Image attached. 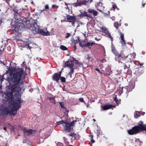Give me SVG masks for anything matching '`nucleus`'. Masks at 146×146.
I'll return each instance as SVG.
<instances>
[{
  "mask_svg": "<svg viewBox=\"0 0 146 146\" xmlns=\"http://www.w3.org/2000/svg\"><path fill=\"white\" fill-rule=\"evenodd\" d=\"M21 10H13L12 13L14 15L15 19L13 24V30L17 32L19 31L24 28L30 29L34 34L40 33L44 36L50 35V33L46 31L40 29L37 23V21L33 19H31L29 21H23L22 20L18 18L21 15Z\"/></svg>",
  "mask_w": 146,
  "mask_h": 146,
  "instance_id": "nucleus-1",
  "label": "nucleus"
},
{
  "mask_svg": "<svg viewBox=\"0 0 146 146\" xmlns=\"http://www.w3.org/2000/svg\"><path fill=\"white\" fill-rule=\"evenodd\" d=\"M141 115V111H135L134 112V117L137 118L140 116Z\"/></svg>",
  "mask_w": 146,
  "mask_h": 146,
  "instance_id": "nucleus-22",
  "label": "nucleus"
},
{
  "mask_svg": "<svg viewBox=\"0 0 146 146\" xmlns=\"http://www.w3.org/2000/svg\"><path fill=\"white\" fill-rule=\"evenodd\" d=\"M106 61V60L105 59H103L100 60V62H104Z\"/></svg>",
  "mask_w": 146,
  "mask_h": 146,
  "instance_id": "nucleus-43",
  "label": "nucleus"
},
{
  "mask_svg": "<svg viewBox=\"0 0 146 146\" xmlns=\"http://www.w3.org/2000/svg\"><path fill=\"white\" fill-rule=\"evenodd\" d=\"M128 68H129V67L127 66L126 65H124V68L125 69H128Z\"/></svg>",
  "mask_w": 146,
  "mask_h": 146,
  "instance_id": "nucleus-53",
  "label": "nucleus"
},
{
  "mask_svg": "<svg viewBox=\"0 0 146 146\" xmlns=\"http://www.w3.org/2000/svg\"><path fill=\"white\" fill-rule=\"evenodd\" d=\"M60 48L61 50H66L68 49V48L62 45H61Z\"/></svg>",
  "mask_w": 146,
  "mask_h": 146,
  "instance_id": "nucleus-30",
  "label": "nucleus"
},
{
  "mask_svg": "<svg viewBox=\"0 0 146 146\" xmlns=\"http://www.w3.org/2000/svg\"><path fill=\"white\" fill-rule=\"evenodd\" d=\"M143 64H144V63H140V64H139L141 66H142L143 65Z\"/></svg>",
  "mask_w": 146,
  "mask_h": 146,
  "instance_id": "nucleus-59",
  "label": "nucleus"
},
{
  "mask_svg": "<svg viewBox=\"0 0 146 146\" xmlns=\"http://www.w3.org/2000/svg\"><path fill=\"white\" fill-rule=\"evenodd\" d=\"M119 24L118 22H115L114 23V27L117 29L118 28Z\"/></svg>",
  "mask_w": 146,
  "mask_h": 146,
  "instance_id": "nucleus-32",
  "label": "nucleus"
},
{
  "mask_svg": "<svg viewBox=\"0 0 146 146\" xmlns=\"http://www.w3.org/2000/svg\"><path fill=\"white\" fill-rule=\"evenodd\" d=\"M100 12H102L105 15H108L110 13L109 11H106L107 10H99Z\"/></svg>",
  "mask_w": 146,
  "mask_h": 146,
  "instance_id": "nucleus-23",
  "label": "nucleus"
},
{
  "mask_svg": "<svg viewBox=\"0 0 146 146\" xmlns=\"http://www.w3.org/2000/svg\"><path fill=\"white\" fill-rule=\"evenodd\" d=\"M66 146H73V145H66Z\"/></svg>",
  "mask_w": 146,
  "mask_h": 146,
  "instance_id": "nucleus-63",
  "label": "nucleus"
},
{
  "mask_svg": "<svg viewBox=\"0 0 146 146\" xmlns=\"http://www.w3.org/2000/svg\"><path fill=\"white\" fill-rule=\"evenodd\" d=\"M78 65L79 66H82V64L81 62H79Z\"/></svg>",
  "mask_w": 146,
  "mask_h": 146,
  "instance_id": "nucleus-52",
  "label": "nucleus"
},
{
  "mask_svg": "<svg viewBox=\"0 0 146 146\" xmlns=\"http://www.w3.org/2000/svg\"><path fill=\"white\" fill-rule=\"evenodd\" d=\"M49 99L50 100V101H51L52 103H53L54 104H55V100L54 98H49Z\"/></svg>",
  "mask_w": 146,
  "mask_h": 146,
  "instance_id": "nucleus-33",
  "label": "nucleus"
},
{
  "mask_svg": "<svg viewBox=\"0 0 146 146\" xmlns=\"http://www.w3.org/2000/svg\"><path fill=\"white\" fill-rule=\"evenodd\" d=\"M68 135L72 137H74V138L75 139L77 137L78 135L77 134L74 133H73L68 134Z\"/></svg>",
  "mask_w": 146,
  "mask_h": 146,
  "instance_id": "nucleus-25",
  "label": "nucleus"
},
{
  "mask_svg": "<svg viewBox=\"0 0 146 146\" xmlns=\"http://www.w3.org/2000/svg\"><path fill=\"white\" fill-rule=\"evenodd\" d=\"M76 122V120H74L71 123H69L66 121L65 123L62 125L64 129L66 132H70L71 127L74 125Z\"/></svg>",
  "mask_w": 146,
  "mask_h": 146,
  "instance_id": "nucleus-6",
  "label": "nucleus"
},
{
  "mask_svg": "<svg viewBox=\"0 0 146 146\" xmlns=\"http://www.w3.org/2000/svg\"><path fill=\"white\" fill-rule=\"evenodd\" d=\"M6 127H4L3 128V129L4 130H6Z\"/></svg>",
  "mask_w": 146,
  "mask_h": 146,
  "instance_id": "nucleus-64",
  "label": "nucleus"
},
{
  "mask_svg": "<svg viewBox=\"0 0 146 146\" xmlns=\"http://www.w3.org/2000/svg\"><path fill=\"white\" fill-rule=\"evenodd\" d=\"M57 146H63V145L62 143H59L57 144Z\"/></svg>",
  "mask_w": 146,
  "mask_h": 146,
  "instance_id": "nucleus-44",
  "label": "nucleus"
},
{
  "mask_svg": "<svg viewBox=\"0 0 146 146\" xmlns=\"http://www.w3.org/2000/svg\"><path fill=\"white\" fill-rule=\"evenodd\" d=\"M66 110V111L64 113L66 114H68L69 112V111L68 110H67V109L66 108V110Z\"/></svg>",
  "mask_w": 146,
  "mask_h": 146,
  "instance_id": "nucleus-49",
  "label": "nucleus"
},
{
  "mask_svg": "<svg viewBox=\"0 0 146 146\" xmlns=\"http://www.w3.org/2000/svg\"><path fill=\"white\" fill-rule=\"evenodd\" d=\"M142 7H145V4H146V3H144L143 1L142 2Z\"/></svg>",
  "mask_w": 146,
  "mask_h": 146,
  "instance_id": "nucleus-51",
  "label": "nucleus"
},
{
  "mask_svg": "<svg viewBox=\"0 0 146 146\" xmlns=\"http://www.w3.org/2000/svg\"><path fill=\"white\" fill-rule=\"evenodd\" d=\"M94 44H95V43L94 42H89L85 45V46H86V47H88L90 46H92Z\"/></svg>",
  "mask_w": 146,
  "mask_h": 146,
  "instance_id": "nucleus-27",
  "label": "nucleus"
},
{
  "mask_svg": "<svg viewBox=\"0 0 146 146\" xmlns=\"http://www.w3.org/2000/svg\"><path fill=\"white\" fill-rule=\"evenodd\" d=\"M1 113L5 115L15 114H13L11 108L10 107H4L2 104H0V113Z\"/></svg>",
  "mask_w": 146,
  "mask_h": 146,
  "instance_id": "nucleus-4",
  "label": "nucleus"
},
{
  "mask_svg": "<svg viewBox=\"0 0 146 146\" xmlns=\"http://www.w3.org/2000/svg\"><path fill=\"white\" fill-rule=\"evenodd\" d=\"M135 86V82L133 80H131L129 83V85L127 87V92L131 91Z\"/></svg>",
  "mask_w": 146,
  "mask_h": 146,
  "instance_id": "nucleus-12",
  "label": "nucleus"
},
{
  "mask_svg": "<svg viewBox=\"0 0 146 146\" xmlns=\"http://www.w3.org/2000/svg\"><path fill=\"white\" fill-rule=\"evenodd\" d=\"M60 77V74H58L57 73H55L53 76V79L56 81L57 82H58L59 79Z\"/></svg>",
  "mask_w": 146,
  "mask_h": 146,
  "instance_id": "nucleus-16",
  "label": "nucleus"
},
{
  "mask_svg": "<svg viewBox=\"0 0 146 146\" xmlns=\"http://www.w3.org/2000/svg\"><path fill=\"white\" fill-rule=\"evenodd\" d=\"M145 113L144 112H142L141 111V114L142 115H144Z\"/></svg>",
  "mask_w": 146,
  "mask_h": 146,
  "instance_id": "nucleus-58",
  "label": "nucleus"
},
{
  "mask_svg": "<svg viewBox=\"0 0 146 146\" xmlns=\"http://www.w3.org/2000/svg\"><path fill=\"white\" fill-rule=\"evenodd\" d=\"M79 44H80V46L82 47H83L85 46V45H82V43H80Z\"/></svg>",
  "mask_w": 146,
  "mask_h": 146,
  "instance_id": "nucleus-56",
  "label": "nucleus"
},
{
  "mask_svg": "<svg viewBox=\"0 0 146 146\" xmlns=\"http://www.w3.org/2000/svg\"><path fill=\"white\" fill-rule=\"evenodd\" d=\"M119 33L120 35L121 38L120 42L121 43L122 46H125V45L126 43L125 40L124 39V35L123 33L120 32H119Z\"/></svg>",
  "mask_w": 146,
  "mask_h": 146,
  "instance_id": "nucleus-14",
  "label": "nucleus"
},
{
  "mask_svg": "<svg viewBox=\"0 0 146 146\" xmlns=\"http://www.w3.org/2000/svg\"><path fill=\"white\" fill-rule=\"evenodd\" d=\"M101 29L102 31L105 33L106 36L110 38L111 40L112 41H113V38L111 37L110 33L109 32L108 29L106 27H101Z\"/></svg>",
  "mask_w": 146,
  "mask_h": 146,
  "instance_id": "nucleus-11",
  "label": "nucleus"
},
{
  "mask_svg": "<svg viewBox=\"0 0 146 146\" xmlns=\"http://www.w3.org/2000/svg\"><path fill=\"white\" fill-rule=\"evenodd\" d=\"M66 121V120H61L57 122L56 123L57 125L62 124V125L65 123Z\"/></svg>",
  "mask_w": 146,
  "mask_h": 146,
  "instance_id": "nucleus-26",
  "label": "nucleus"
},
{
  "mask_svg": "<svg viewBox=\"0 0 146 146\" xmlns=\"http://www.w3.org/2000/svg\"><path fill=\"white\" fill-rule=\"evenodd\" d=\"M80 16L82 17H86L91 18L92 16L91 15L88 14L86 11H84L83 12H81L80 14Z\"/></svg>",
  "mask_w": 146,
  "mask_h": 146,
  "instance_id": "nucleus-19",
  "label": "nucleus"
},
{
  "mask_svg": "<svg viewBox=\"0 0 146 146\" xmlns=\"http://www.w3.org/2000/svg\"><path fill=\"white\" fill-rule=\"evenodd\" d=\"M111 19L113 21L115 19V17H111Z\"/></svg>",
  "mask_w": 146,
  "mask_h": 146,
  "instance_id": "nucleus-55",
  "label": "nucleus"
},
{
  "mask_svg": "<svg viewBox=\"0 0 146 146\" xmlns=\"http://www.w3.org/2000/svg\"><path fill=\"white\" fill-rule=\"evenodd\" d=\"M70 34L69 33H67L66 35L65 36V38H68L70 36Z\"/></svg>",
  "mask_w": 146,
  "mask_h": 146,
  "instance_id": "nucleus-40",
  "label": "nucleus"
},
{
  "mask_svg": "<svg viewBox=\"0 0 146 146\" xmlns=\"http://www.w3.org/2000/svg\"><path fill=\"white\" fill-rule=\"evenodd\" d=\"M127 57V55L125 56L123 53H119V55L115 57V59L116 61H118L119 63L122 64V62L121 61L125 60Z\"/></svg>",
  "mask_w": 146,
  "mask_h": 146,
  "instance_id": "nucleus-9",
  "label": "nucleus"
},
{
  "mask_svg": "<svg viewBox=\"0 0 146 146\" xmlns=\"http://www.w3.org/2000/svg\"><path fill=\"white\" fill-rule=\"evenodd\" d=\"M19 93V92H14L12 94V98H10L8 97V96L7 95V92L5 93V97L7 98V100L10 101L13 100V107L11 108L13 112L14 111L18 110L21 107L20 104L21 102V96Z\"/></svg>",
  "mask_w": 146,
  "mask_h": 146,
  "instance_id": "nucleus-3",
  "label": "nucleus"
},
{
  "mask_svg": "<svg viewBox=\"0 0 146 146\" xmlns=\"http://www.w3.org/2000/svg\"><path fill=\"white\" fill-rule=\"evenodd\" d=\"M141 129L139 126H135L131 129L127 130L128 133L130 135L136 134L141 132Z\"/></svg>",
  "mask_w": 146,
  "mask_h": 146,
  "instance_id": "nucleus-8",
  "label": "nucleus"
},
{
  "mask_svg": "<svg viewBox=\"0 0 146 146\" xmlns=\"http://www.w3.org/2000/svg\"><path fill=\"white\" fill-rule=\"evenodd\" d=\"M80 24H82V23H81L80 22L78 21V25L77 26L76 28H77L78 27H79L80 26Z\"/></svg>",
  "mask_w": 146,
  "mask_h": 146,
  "instance_id": "nucleus-47",
  "label": "nucleus"
},
{
  "mask_svg": "<svg viewBox=\"0 0 146 146\" xmlns=\"http://www.w3.org/2000/svg\"><path fill=\"white\" fill-rule=\"evenodd\" d=\"M95 6L97 9H103L105 8L104 4L101 2L96 4Z\"/></svg>",
  "mask_w": 146,
  "mask_h": 146,
  "instance_id": "nucleus-17",
  "label": "nucleus"
},
{
  "mask_svg": "<svg viewBox=\"0 0 146 146\" xmlns=\"http://www.w3.org/2000/svg\"><path fill=\"white\" fill-rule=\"evenodd\" d=\"M2 89V86H0V92H1V90Z\"/></svg>",
  "mask_w": 146,
  "mask_h": 146,
  "instance_id": "nucleus-62",
  "label": "nucleus"
},
{
  "mask_svg": "<svg viewBox=\"0 0 146 146\" xmlns=\"http://www.w3.org/2000/svg\"><path fill=\"white\" fill-rule=\"evenodd\" d=\"M29 92H32L33 91V89H29Z\"/></svg>",
  "mask_w": 146,
  "mask_h": 146,
  "instance_id": "nucleus-60",
  "label": "nucleus"
},
{
  "mask_svg": "<svg viewBox=\"0 0 146 146\" xmlns=\"http://www.w3.org/2000/svg\"><path fill=\"white\" fill-rule=\"evenodd\" d=\"M45 9H48V8H49L48 5H46L45 6Z\"/></svg>",
  "mask_w": 146,
  "mask_h": 146,
  "instance_id": "nucleus-48",
  "label": "nucleus"
},
{
  "mask_svg": "<svg viewBox=\"0 0 146 146\" xmlns=\"http://www.w3.org/2000/svg\"><path fill=\"white\" fill-rule=\"evenodd\" d=\"M60 79L61 81L62 82H65V77H60Z\"/></svg>",
  "mask_w": 146,
  "mask_h": 146,
  "instance_id": "nucleus-35",
  "label": "nucleus"
},
{
  "mask_svg": "<svg viewBox=\"0 0 146 146\" xmlns=\"http://www.w3.org/2000/svg\"><path fill=\"white\" fill-rule=\"evenodd\" d=\"M97 136H98L99 135L100 133L99 132V131L98 130H97Z\"/></svg>",
  "mask_w": 146,
  "mask_h": 146,
  "instance_id": "nucleus-54",
  "label": "nucleus"
},
{
  "mask_svg": "<svg viewBox=\"0 0 146 146\" xmlns=\"http://www.w3.org/2000/svg\"><path fill=\"white\" fill-rule=\"evenodd\" d=\"M96 70L97 71H98V72L100 74H102V72H101L100 71V70H99V68H96Z\"/></svg>",
  "mask_w": 146,
  "mask_h": 146,
  "instance_id": "nucleus-41",
  "label": "nucleus"
},
{
  "mask_svg": "<svg viewBox=\"0 0 146 146\" xmlns=\"http://www.w3.org/2000/svg\"><path fill=\"white\" fill-rule=\"evenodd\" d=\"M114 100L116 102L118 105V100L116 98V95H115V97L114 98Z\"/></svg>",
  "mask_w": 146,
  "mask_h": 146,
  "instance_id": "nucleus-38",
  "label": "nucleus"
},
{
  "mask_svg": "<svg viewBox=\"0 0 146 146\" xmlns=\"http://www.w3.org/2000/svg\"><path fill=\"white\" fill-rule=\"evenodd\" d=\"M58 7V6H56L55 5H53L52 6V8L53 9H57Z\"/></svg>",
  "mask_w": 146,
  "mask_h": 146,
  "instance_id": "nucleus-39",
  "label": "nucleus"
},
{
  "mask_svg": "<svg viewBox=\"0 0 146 146\" xmlns=\"http://www.w3.org/2000/svg\"><path fill=\"white\" fill-rule=\"evenodd\" d=\"M115 107L114 106H113L112 105H105L104 106H103L102 107V110H107L108 109H109L111 108V107Z\"/></svg>",
  "mask_w": 146,
  "mask_h": 146,
  "instance_id": "nucleus-21",
  "label": "nucleus"
},
{
  "mask_svg": "<svg viewBox=\"0 0 146 146\" xmlns=\"http://www.w3.org/2000/svg\"><path fill=\"white\" fill-rule=\"evenodd\" d=\"M65 65L64 66L69 67L70 69V71L69 73L68 74L70 77H72V74L74 72V70L75 68V67L74 65V60L66 61L65 63Z\"/></svg>",
  "mask_w": 146,
  "mask_h": 146,
  "instance_id": "nucleus-5",
  "label": "nucleus"
},
{
  "mask_svg": "<svg viewBox=\"0 0 146 146\" xmlns=\"http://www.w3.org/2000/svg\"><path fill=\"white\" fill-rule=\"evenodd\" d=\"M91 142L92 143H94L95 142V141L93 139V135H91Z\"/></svg>",
  "mask_w": 146,
  "mask_h": 146,
  "instance_id": "nucleus-37",
  "label": "nucleus"
},
{
  "mask_svg": "<svg viewBox=\"0 0 146 146\" xmlns=\"http://www.w3.org/2000/svg\"><path fill=\"white\" fill-rule=\"evenodd\" d=\"M77 39H76V40H75L74 39H73L72 40V42H74L75 44H77L78 42L79 41V36H78L77 37Z\"/></svg>",
  "mask_w": 146,
  "mask_h": 146,
  "instance_id": "nucleus-28",
  "label": "nucleus"
},
{
  "mask_svg": "<svg viewBox=\"0 0 146 146\" xmlns=\"http://www.w3.org/2000/svg\"><path fill=\"white\" fill-rule=\"evenodd\" d=\"M74 50L75 51L76 49V44H75V45L74 46Z\"/></svg>",
  "mask_w": 146,
  "mask_h": 146,
  "instance_id": "nucleus-57",
  "label": "nucleus"
},
{
  "mask_svg": "<svg viewBox=\"0 0 146 146\" xmlns=\"http://www.w3.org/2000/svg\"><path fill=\"white\" fill-rule=\"evenodd\" d=\"M72 58L74 60H75L76 62V63L78 64H79V63L80 62H79L77 60H76V59L75 58H74L73 57Z\"/></svg>",
  "mask_w": 146,
  "mask_h": 146,
  "instance_id": "nucleus-46",
  "label": "nucleus"
},
{
  "mask_svg": "<svg viewBox=\"0 0 146 146\" xmlns=\"http://www.w3.org/2000/svg\"><path fill=\"white\" fill-rule=\"evenodd\" d=\"M23 69L20 68L17 72L13 74L12 80L13 84L11 86V92H7V95L9 98H12L14 92H20L21 91V89L19 86V84L20 82H23L24 77L23 76Z\"/></svg>",
  "mask_w": 146,
  "mask_h": 146,
  "instance_id": "nucleus-2",
  "label": "nucleus"
},
{
  "mask_svg": "<svg viewBox=\"0 0 146 146\" xmlns=\"http://www.w3.org/2000/svg\"><path fill=\"white\" fill-rule=\"evenodd\" d=\"M139 127L141 128L140 130H141V132L144 130L146 132V125H142L141 126H139Z\"/></svg>",
  "mask_w": 146,
  "mask_h": 146,
  "instance_id": "nucleus-29",
  "label": "nucleus"
},
{
  "mask_svg": "<svg viewBox=\"0 0 146 146\" xmlns=\"http://www.w3.org/2000/svg\"><path fill=\"white\" fill-rule=\"evenodd\" d=\"M23 131L25 135H31L32 133L35 132V131L32 129H27L25 128L23 129Z\"/></svg>",
  "mask_w": 146,
  "mask_h": 146,
  "instance_id": "nucleus-13",
  "label": "nucleus"
},
{
  "mask_svg": "<svg viewBox=\"0 0 146 146\" xmlns=\"http://www.w3.org/2000/svg\"><path fill=\"white\" fill-rule=\"evenodd\" d=\"M66 17L68 21H66L71 23L72 25L74 27V24L76 20V18L74 16H70L69 15H67Z\"/></svg>",
  "mask_w": 146,
  "mask_h": 146,
  "instance_id": "nucleus-10",
  "label": "nucleus"
},
{
  "mask_svg": "<svg viewBox=\"0 0 146 146\" xmlns=\"http://www.w3.org/2000/svg\"><path fill=\"white\" fill-rule=\"evenodd\" d=\"M112 8L113 9H119V8H117L116 4L113 3Z\"/></svg>",
  "mask_w": 146,
  "mask_h": 146,
  "instance_id": "nucleus-34",
  "label": "nucleus"
},
{
  "mask_svg": "<svg viewBox=\"0 0 146 146\" xmlns=\"http://www.w3.org/2000/svg\"><path fill=\"white\" fill-rule=\"evenodd\" d=\"M92 0H77V2L73 3L72 5L75 7L81 6L83 5H88L92 2Z\"/></svg>",
  "mask_w": 146,
  "mask_h": 146,
  "instance_id": "nucleus-7",
  "label": "nucleus"
},
{
  "mask_svg": "<svg viewBox=\"0 0 146 146\" xmlns=\"http://www.w3.org/2000/svg\"><path fill=\"white\" fill-rule=\"evenodd\" d=\"M0 80L1 82L3 80V77L1 75H0Z\"/></svg>",
  "mask_w": 146,
  "mask_h": 146,
  "instance_id": "nucleus-45",
  "label": "nucleus"
},
{
  "mask_svg": "<svg viewBox=\"0 0 146 146\" xmlns=\"http://www.w3.org/2000/svg\"><path fill=\"white\" fill-rule=\"evenodd\" d=\"M125 26H128V24L127 23H125Z\"/></svg>",
  "mask_w": 146,
  "mask_h": 146,
  "instance_id": "nucleus-61",
  "label": "nucleus"
},
{
  "mask_svg": "<svg viewBox=\"0 0 146 146\" xmlns=\"http://www.w3.org/2000/svg\"><path fill=\"white\" fill-rule=\"evenodd\" d=\"M88 11L90 13H92L94 16L97 15L98 13L97 11L94 10H88Z\"/></svg>",
  "mask_w": 146,
  "mask_h": 146,
  "instance_id": "nucleus-24",
  "label": "nucleus"
},
{
  "mask_svg": "<svg viewBox=\"0 0 146 146\" xmlns=\"http://www.w3.org/2000/svg\"><path fill=\"white\" fill-rule=\"evenodd\" d=\"M106 74L108 75H110L112 73V72L111 70V67L108 66L106 69Z\"/></svg>",
  "mask_w": 146,
  "mask_h": 146,
  "instance_id": "nucleus-20",
  "label": "nucleus"
},
{
  "mask_svg": "<svg viewBox=\"0 0 146 146\" xmlns=\"http://www.w3.org/2000/svg\"><path fill=\"white\" fill-rule=\"evenodd\" d=\"M111 51L116 56L117 55H119V53L117 52L115 47L113 46L112 42H111Z\"/></svg>",
  "mask_w": 146,
  "mask_h": 146,
  "instance_id": "nucleus-18",
  "label": "nucleus"
},
{
  "mask_svg": "<svg viewBox=\"0 0 146 146\" xmlns=\"http://www.w3.org/2000/svg\"><path fill=\"white\" fill-rule=\"evenodd\" d=\"M59 103L61 106V107L62 108H63L65 109V110H66V108L64 106H63L64 104L63 102H59Z\"/></svg>",
  "mask_w": 146,
  "mask_h": 146,
  "instance_id": "nucleus-31",
  "label": "nucleus"
},
{
  "mask_svg": "<svg viewBox=\"0 0 146 146\" xmlns=\"http://www.w3.org/2000/svg\"><path fill=\"white\" fill-rule=\"evenodd\" d=\"M123 87H121V90H119V93H120V94L122 93V92H123L122 91H123Z\"/></svg>",
  "mask_w": 146,
  "mask_h": 146,
  "instance_id": "nucleus-50",
  "label": "nucleus"
},
{
  "mask_svg": "<svg viewBox=\"0 0 146 146\" xmlns=\"http://www.w3.org/2000/svg\"><path fill=\"white\" fill-rule=\"evenodd\" d=\"M136 53L135 52H133V53L129 54L128 56V60L129 62H131L132 61L133 59L135 58L136 56Z\"/></svg>",
  "mask_w": 146,
  "mask_h": 146,
  "instance_id": "nucleus-15",
  "label": "nucleus"
},
{
  "mask_svg": "<svg viewBox=\"0 0 146 146\" xmlns=\"http://www.w3.org/2000/svg\"><path fill=\"white\" fill-rule=\"evenodd\" d=\"M79 100L80 102H84V99L83 98H80L79 99Z\"/></svg>",
  "mask_w": 146,
  "mask_h": 146,
  "instance_id": "nucleus-42",
  "label": "nucleus"
},
{
  "mask_svg": "<svg viewBox=\"0 0 146 146\" xmlns=\"http://www.w3.org/2000/svg\"><path fill=\"white\" fill-rule=\"evenodd\" d=\"M139 125L138 126H141L142 125H144L143 124V122L142 121H140L138 122V123Z\"/></svg>",
  "mask_w": 146,
  "mask_h": 146,
  "instance_id": "nucleus-36",
  "label": "nucleus"
}]
</instances>
